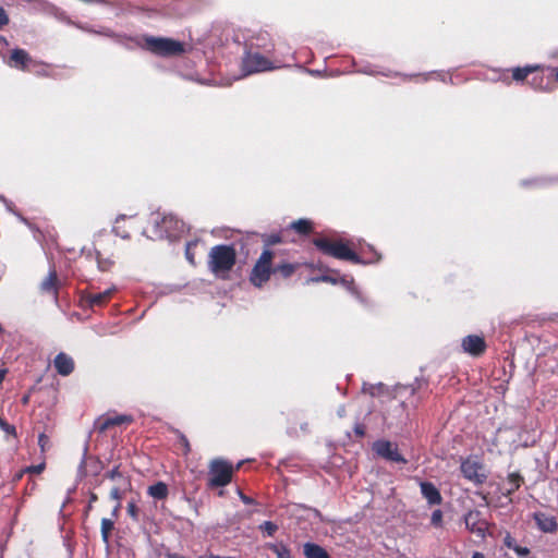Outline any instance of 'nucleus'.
<instances>
[{"label": "nucleus", "instance_id": "obj_1", "mask_svg": "<svg viewBox=\"0 0 558 558\" xmlns=\"http://www.w3.org/2000/svg\"><path fill=\"white\" fill-rule=\"evenodd\" d=\"M208 266L213 274L225 277L235 264L236 253L231 245H216L208 255Z\"/></svg>", "mask_w": 558, "mask_h": 558}, {"label": "nucleus", "instance_id": "obj_2", "mask_svg": "<svg viewBox=\"0 0 558 558\" xmlns=\"http://www.w3.org/2000/svg\"><path fill=\"white\" fill-rule=\"evenodd\" d=\"M143 40V47L157 56L171 57L184 52V45L171 38L145 36Z\"/></svg>", "mask_w": 558, "mask_h": 558}, {"label": "nucleus", "instance_id": "obj_3", "mask_svg": "<svg viewBox=\"0 0 558 558\" xmlns=\"http://www.w3.org/2000/svg\"><path fill=\"white\" fill-rule=\"evenodd\" d=\"M272 258L274 252L265 248L255 262L250 274V282L254 287L262 288L269 281L270 276L274 274Z\"/></svg>", "mask_w": 558, "mask_h": 558}, {"label": "nucleus", "instance_id": "obj_4", "mask_svg": "<svg viewBox=\"0 0 558 558\" xmlns=\"http://www.w3.org/2000/svg\"><path fill=\"white\" fill-rule=\"evenodd\" d=\"M314 245L324 254L338 259L350 260L355 264L363 263L360 256L342 242H330L327 239H315Z\"/></svg>", "mask_w": 558, "mask_h": 558}, {"label": "nucleus", "instance_id": "obj_5", "mask_svg": "<svg viewBox=\"0 0 558 558\" xmlns=\"http://www.w3.org/2000/svg\"><path fill=\"white\" fill-rule=\"evenodd\" d=\"M155 238H168L170 240L179 238L185 232V225L173 215L163 216L160 220L158 217L154 220Z\"/></svg>", "mask_w": 558, "mask_h": 558}, {"label": "nucleus", "instance_id": "obj_6", "mask_svg": "<svg viewBox=\"0 0 558 558\" xmlns=\"http://www.w3.org/2000/svg\"><path fill=\"white\" fill-rule=\"evenodd\" d=\"M233 473L232 465L222 459H215L209 465V485L211 487H222L231 482Z\"/></svg>", "mask_w": 558, "mask_h": 558}, {"label": "nucleus", "instance_id": "obj_7", "mask_svg": "<svg viewBox=\"0 0 558 558\" xmlns=\"http://www.w3.org/2000/svg\"><path fill=\"white\" fill-rule=\"evenodd\" d=\"M404 403L391 399L389 407L383 412V424L386 429H391L393 427L400 426L405 418L404 414Z\"/></svg>", "mask_w": 558, "mask_h": 558}, {"label": "nucleus", "instance_id": "obj_8", "mask_svg": "<svg viewBox=\"0 0 558 558\" xmlns=\"http://www.w3.org/2000/svg\"><path fill=\"white\" fill-rule=\"evenodd\" d=\"M373 451L380 458L397 462V463H407V460L403 458V456L399 452L398 446L395 442H391L389 440H376L373 444L372 447Z\"/></svg>", "mask_w": 558, "mask_h": 558}, {"label": "nucleus", "instance_id": "obj_9", "mask_svg": "<svg viewBox=\"0 0 558 558\" xmlns=\"http://www.w3.org/2000/svg\"><path fill=\"white\" fill-rule=\"evenodd\" d=\"M271 63L259 52H246L242 60V70L245 74L271 70Z\"/></svg>", "mask_w": 558, "mask_h": 558}, {"label": "nucleus", "instance_id": "obj_10", "mask_svg": "<svg viewBox=\"0 0 558 558\" xmlns=\"http://www.w3.org/2000/svg\"><path fill=\"white\" fill-rule=\"evenodd\" d=\"M3 61L8 66L22 71H29L32 66L37 65L29 53L21 48L12 49L10 56L3 58Z\"/></svg>", "mask_w": 558, "mask_h": 558}, {"label": "nucleus", "instance_id": "obj_11", "mask_svg": "<svg viewBox=\"0 0 558 558\" xmlns=\"http://www.w3.org/2000/svg\"><path fill=\"white\" fill-rule=\"evenodd\" d=\"M466 529L476 534L477 536L484 537L487 530V522L482 519L478 510H471L464 517Z\"/></svg>", "mask_w": 558, "mask_h": 558}, {"label": "nucleus", "instance_id": "obj_12", "mask_svg": "<svg viewBox=\"0 0 558 558\" xmlns=\"http://www.w3.org/2000/svg\"><path fill=\"white\" fill-rule=\"evenodd\" d=\"M461 347L463 349V352L472 356H478L485 352L486 342L484 338L481 336L469 335L462 339Z\"/></svg>", "mask_w": 558, "mask_h": 558}, {"label": "nucleus", "instance_id": "obj_13", "mask_svg": "<svg viewBox=\"0 0 558 558\" xmlns=\"http://www.w3.org/2000/svg\"><path fill=\"white\" fill-rule=\"evenodd\" d=\"M482 465L472 459H466L461 464V472L463 476L474 483L481 484L485 481V475L481 473Z\"/></svg>", "mask_w": 558, "mask_h": 558}, {"label": "nucleus", "instance_id": "obj_14", "mask_svg": "<svg viewBox=\"0 0 558 558\" xmlns=\"http://www.w3.org/2000/svg\"><path fill=\"white\" fill-rule=\"evenodd\" d=\"M53 366L59 375L69 376L74 369V361L70 355L60 352L53 360Z\"/></svg>", "mask_w": 558, "mask_h": 558}, {"label": "nucleus", "instance_id": "obj_15", "mask_svg": "<svg viewBox=\"0 0 558 558\" xmlns=\"http://www.w3.org/2000/svg\"><path fill=\"white\" fill-rule=\"evenodd\" d=\"M421 494L427 500L429 506L440 505L442 497L438 488L430 482H421Z\"/></svg>", "mask_w": 558, "mask_h": 558}, {"label": "nucleus", "instance_id": "obj_16", "mask_svg": "<svg viewBox=\"0 0 558 558\" xmlns=\"http://www.w3.org/2000/svg\"><path fill=\"white\" fill-rule=\"evenodd\" d=\"M537 526L546 533H550L557 530V522L554 517H550L544 512H537L534 514Z\"/></svg>", "mask_w": 558, "mask_h": 558}, {"label": "nucleus", "instance_id": "obj_17", "mask_svg": "<svg viewBox=\"0 0 558 558\" xmlns=\"http://www.w3.org/2000/svg\"><path fill=\"white\" fill-rule=\"evenodd\" d=\"M116 291L114 288H109L102 292L93 293L86 296V302L90 307L104 305Z\"/></svg>", "mask_w": 558, "mask_h": 558}, {"label": "nucleus", "instance_id": "obj_18", "mask_svg": "<svg viewBox=\"0 0 558 558\" xmlns=\"http://www.w3.org/2000/svg\"><path fill=\"white\" fill-rule=\"evenodd\" d=\"M303 553L306 558H329L326 549L315 543H305Z\"/></svg>", "mask_w": 558, "mask_h": 558}, {"label": "nucleus", "instance_id": "obj_19", "mask_svg": "<svg viewBox=\"0 0 558 558\" xmlns=\"http://www.w3.org/2000/svg\"><path fill=\"white\" fill-rule=\"evenodd\" d=\"M57 281H58L57 272H56V270L52 269L49 271L48 276L40 283L41 292L56 294L57 293Z\"/></svg>", "mask_w": 558, "mask_h": 558}, {"label": "nucleus", "instance_id": "obj_20", "mask_svg": "<svg viewBox=\"0 0 558 558\" xmlns=\"http://www.w3.org/2000/svg\"><path fill=\"white\" fill-rule=\"evenodd\" d=\"M522 482L523 478L519 473H510L507 477V487L505 488V495L510 496L511 494H513L517 489L520 488Z\"/></svg>", "mask_w": 558, "mask_h": 558}, {"label": "nucleus", "instance_id": "obj_21", "mask_svg": "<svg viewBox=\"0 0 558 558\" xmlns=\"http://www.w3.org/2000/svg\"><path fill=\"white\" fill-rule=\"evenodd\" d=\"M150 497L155 499H165L168 496V486L163 482H157L147 489Z\"/></svg>", "mask_w": 558, "mask_h": 558}, {"label": "nucleus", "instance_id": "obj_22", "mask_svg": "<svg viewBox=\"0 0 558 558\" xmlns=\"http://www.w3.org/2000/svg\"><path fill=\"white\" fill-rule=\"evenodd\" d=\"M132 421H133V418L130 415H114V416H110V417H107L102 422V424L100 426V429L105 430V429L109 428L110 426L121 425V424H129Z\"/></svg>", "mask_w": 558, "mask_h": 558}, {"label": "nucleus", "instance_id": "obj_23", "mask_svg": "<svg viewBox=\"0 0 558 558\" xmlns=\"http://www.w3.org/2000/svg\"><path fill=\"white\" fill-rule=\"evenodd\" d=\"M266 547L270 549L277 558H292L290 549L283 543H268Z\"/></svg>", "mask_w": 558, "mask_h": 558}, {"label": "nucleus", "instance_id": "obj_24", "mask_svg": "<svg viewBox=\"0 0 558 558\" xmlns=\"http://www.w3.org/2000/svg\"><path fill=\"white\" fill-rule=\"evenodd\" d=\"M538 65H526L524 68H515L512 71V77L517 82H522L529 74L538 70Z\"/></svg>", "mask_w": 558, "mask_h": 558}, {"label": "nucleus", "instance_id": "obj_25", "mask_svg": "<svg viewBox=\"0 0 558 558\" xmlns=\"http://www.w3.org/2000/svg\"><path fill=\"white\" fill-rule=\"evenodd\" d=\"M131 488V482L129 480H123V485L114 486L110 490V498L116 502H121L123 494Z\"/></svg>", "mask_w": 558, "mask_h": 558}, {"label": "nucleus", "instance_id": "obj_26", "mask_svg": "<svg viewBox=\"0 0 558 558\" xmlns=\"http://www.w3.org/2000/svg\"><path fill=\"white\" fill-rule=\"evenodd\" d=\"M113 527H114L113 519L104 518L101 520V526H100L101 539L106 545L109 544L110 533L112 532Z\"/></svg>", "mask_w": 558, "mask_h": 558}, {"label": "nucleus", "instance_id": "obj_27", "mask_svg": "<svg viewBox=\"0 0 558 558\" xmlns=\"http://www.w3.org/2000/svg\"><path fill=\"white\" fill-rule=\"evenodd\" d=\"M290 227L300 234H307L313 229L312 222L308 219L295 220L290 225Z\"/></svg>", "mask_w": 558, "mask_h": 558}, {"label": "nucleus", "instance_id": "obj_28", "mask_svg": "<svg viewBox=\"0 0 558 558\" xmlns=\"http://www.w3.org/2000/svg\"><path fill=\"white\" fill-rule=\"evenodd\" d=\"M296 269V265L282 263L274 267V274H279L282 278L291 277Z\"/></svg>", "mask_w": 558, "mask_h": 558}, {"label": "nucleus", "instance_id": "obj_29", "mask_svg": "<svg viewBox=\"0 0 558 558\" xmlns=\"http://www.w3.org/2000/svg\"><path fill=\"white\" fill-rule=\"evenodd\" d=\"M385 386L379 384H364L363 385V392L371 395L372 397L379 396L384 392Z\"/></svg>", "mask_w": 558, "mask_h": 558}, {"label": "nucleus", "instance_id": "obj_30", "mask_svg": "<svg viewBox=\"0 0 558 558\" xmlns=\"http://www.w3.org/2000/svg\"><path fill=\"white\" fill-rule=\"evenodd\" d=\"M338 282L343 284L352 294H354L359 300H361L360 293L354 286L353 279H348L345 277H341L338 279Z\"/></svg>", "mask_w": 558, "mask_h": 558}, {"label": "nucleus", "instance_id": "obj_31", "mask_svg": "<svg viewBox=\"0 0 558 558\" xmlns=\"http://www.w3.org/2000/svg\"><path fill=\"white\" fill-rule=\"evenodd\" d=\"M106 477L111 481H119L120 485H123V480H128L123 476V474L120 472L119 468H113L110 472L106 474Z\"/></svg>", "mask_w": 558, "mask_h": 558}, {"label": "nucleus", "instance_id": "obj_32", "mask_svg": "<svg viewBox=\"0 0 558 558\" xmlns=\"http://www.w3.org/2000/svg\"><path fill=\"white\" fill-rule=\"evenodd\" d=\"M262 531H265L268 536H272L278 530V525L271 521H265L259 525Z\"/></svg>", "mask_w": 558, "mask_h": 558}, {"label": "nucleus", "instance_id": "obj_33", "mask_svg": "<svg viewBox=\"0 0 558 558\" xmlns=\"http://www.w3.org/2000/svg\"><path fill=\"white\" fill-rule=\"evenodd\" d=\"M126 510H128V514L134 520V521H137L138 520V508L136 506V502L134 500H131L129 504H128V507H126Z\"/></svg>", "mask_w": 558, "mask_h": 558}, {"label": "nucleus", "instance_id": "obj_34", "mask_svg": "<svg viewBox=\"0 0 558 558\" xmlns=\"http://www.w3.org/2000/svg\"><path fill=\"white\" fill-rule=\"evenodd\" d=\"M124 218H125V216H124V215H121V216H119V217L117 218V220H116V225L113 226L112 231H113L118 236H120V238H122V239H129V236H130V235H129V233L124 232V230H120V228H119V226H118V223H119L120 219H124Z\"/></svg>", "mask_w": 558, "mask_h": 558}, {"label": "nucleus", "instance_id": "obj_35", "mask_svg": "<svg viewBox=\"0 0 558 558\" xmlns=\"http://www.w3.org/2000/svg\"><path fill=\"white\" fill-rule=\"evenodd\" d=\"M430 522L435 526H440L442 522V512L441 510L437 509L434 510L432 513Z\"/></svg>", "mask_w": 558, "mask_h": 558}, {"label": "nucleus", "instance_id": "obj_36", "mask_svg": "<svg viewBox=\"0 0 558 558\" xmlns=\"http://www.w3.org/2000/svg\"><path fill=\"white\" fill-rule=\"evenodd\" d=\"M0 428L9 435H15V427L13 425L8 424L1 416H0Z\"/></svg>", "mask_w": 558, "mask_h": 558}, {"label": "nucleus", "instance_id": "obj_37", "mask_svg": "<svg viewBox=\"0 0 558 558\" xmlns=\"http://www.w3.org/2000/svg\"><path fill=\"white\" fill-rule=\"evenodd\" d=\"M38 445H39L41 451H46L47 448H49V446H50V440H49L48 436H46L45 434H40L38 436Z\"/></svg>", "mask_w": 558, "mask_h": 558}, {"label": "nucleus", "instance_id": "obj_38", "mask_svg": "<svg viewBox=\"0 0 558 558\" xmlns=\"http://www.w3.org/2000/svg\"><path fill=\"white\" fill-rule=\"evenodd\" d=\"M318 281H325V282H330V283H338V279L335 278V277H331V276H322V277H318V278H311L307 280V282H318Z\"/></svg>", "mask_w": 558, "mask_h": 558}, {"label": "nucleus", "instance_id": "obj_39", "mask_svg": "<svg viewBox=\"0 0 558 558\" xmlns=\"http://www.w3.org/2000/svg\"><path fill=\"white\" fill-rule=\"evenodd\" d=\"M196 243L195 242H189L186 244V248H185V256H186V259L191 263V264H194V255L193 253L191 252V247L192 246H195Z\"/></svg>", "mask_w": 558, "mask_h": 558}, {"label": "nucleus", "instance_id": "obj_40", "mask_svg": "<svg viewBox=\"0 0 558 558\" xmlns=\"http://www.w3.org/2000/svg\"><path fill=\"white\" fill-rule=\"evenodd\" d=\"M9 15L7 14L5 10L0 7V29L9 24Z\"/></svg>", "mask_w": 558, "mask_h": 558}, {"label": "nucleus", "instance_id": "obj_41", "mask_svg": "<svg viewBox=\"0 0 558 558\" xmlns=\"http://www.w3.org/2000/svg\"><path fill=\"white\" fill-rule=\"evenodd\" d=\"M45 469V463H39L37 465H31L28 468H26V472L28 473H35V474H39L44 471Z\"/></svg>", "mask_w": 558, "mask_h": 558}, {"label": "nucleus", "instance_id": "obj_42", "mask_svg": "<svg viewBox=\"0 0 558 558\" xmlns=\"http://www.w3.org/2000/svg\"><path fill=\"white\" fill-rule=\"evenodd\" d=\"M281 239L278 234H271L267 238L266 240V244L267 245H272V244H277V243H280Z\"/></svg>", "mask_w": 558, "mask_h": 558}, {"label": "nucleus", "instance_id": "obj_43", "mask_svg": "<svg viewBox=\"0 0 558 558\" xmlns=\"http://www.w3.org/2000/svg\"><path fill=\"white\" fill-rule=\"evenodd\" d=\"M519 556H526L529 554V549L526 547L514 546L512 548Z\"/></svg>", "mask_w": 558, "mask_h": 558}, {"label": "nucleus", "instance_id": "obj_44", "mask_svg": "<svg viewBox=\"0 0 558 558\" xmlns=\"http://www.w3.org/2000/svg\"><path fill=\"white\" fill-rule=\"evenodd\" d=\"M9 47V41L0 36V54L2 53V50Z\"/></svg>", "mask_w": 558, "mask_h": 558}, {"label": "nucleus", "instance_id": "obj_45", "mask_svg": "<svg viewBox=\"0 0 558 558\" xmlns=\"http://www.w3.org/2000/svg\"><path fill=\"white\" fill-rule=\"evenodd\" d=\"M120 509H121V502H116V506L113 507L112 512H111V514L114 519L118 518Z\"/></svg>", "mask_w": 558, "mask_h": 558}, {"label": "nucleus", "instance_id": "obj_46", "mask_svg": "<svg viewBox=\"0 0 558 558\" xmlns=\"http://www.w3.org/2000/svg\"><path fill=\"white\" fill-rule=\"evenodd\" d=\"M238 493H239V496H240L241 500H242L244 504L250 505V504H252V502H253V499H252V498H250V497H247V496H245V495H243L241 490H239Z\"/></svg>", "mask_w": 558, "mask_h": 558}, {"label": "nucleus", "instance_id": "obj_47", "mask_svg": "<svg viewBox=\"0 0 558 558\" xmlns=\"http://www.w3.org/2000/svg\"><path fill=\"white\" fill-rule=\"evenodd\" d=\"M505 544L509 548H513L514 547L513 544H512V538L509 535H507V537L505 538Z\"/></svg>", "mask_w": 558, "mask_h": 558}, {"label": "nucleus", "instance_id": "obj_48", "mask_svg": "<svg viewBox=\"0 0 558 558\" xmlns=\"http://www.w3.org/2000/svg\"><path fill=\"white\" fill-rule=\"evenodd\" d=\"M337 413H338V415H339L340 417H343V416L345 415V409H344V407H343V405L339 407V408H338Z\"/></svg>", "mask_w": 558, "mask_h": 558}, {"label": "nucleus", "instance_id": "obj_49", "mask_svg": "<svg viewBox=\"0 0 558 558\" xmlns=\"http://www.w3.org/2000/svg\"><path fill=\"white\" fill-rule=\"evenodd\" d=\"M355 433H356L357 435H360V436H363V435H364V429H363V427H362V426H360V425H357V426L355 427Z\"/></svg>", "mask_w": 558, "mask_h": 558}, {"label": "nucleus", "instance_id": "obj_50", "mask_svg": "<svg viewBox=\"0 0 558 558\" xmlns=\"http://www.w3.org/2000/svg\"><path fill=\"white\" fill-rule=\"evenodd\" d=\"M472 558H485V556H484V554H482L480 551H475V553H473Z\"/></svg>", "mask_w": 558, "mask_h": 558}, {"label": "nucleus", "instance_id": "obj_51", "mask_svg": "<svg viewBox=\"0 0 558 558\" xmlns=\"http://www.w3.org/2000/svg\"><path fill=\"white\" fill-rule=\"evenodd\" d=\"M96 500H97V496L95 494H92L90 498H89V508L92 507V502H95Z\"/></svg>", "mask_w": 558, "mask_h": 558}, {"label": "nucleus", "instance_id": "obj_52", "mask_svg": "<svg viewBox=\"0 0 558 558\" xmlns=\"http://www.w3.org/2000/svg\"><path fill=\"white\" fill-rule=\"evenodd\" d=\"M5 377V371L0 369V384L4 380Z\"/></svg>", "mask_w": 558, "mask_h": 558}, {"label": "nucleus", "instance_id": "obj_53", "mask_svg": "<svg viewBox=\"0 0 558 558\" xmlns=\"http://www.w3.org/2000/svg\"><path fill=\"white\" fill-rule=\"evenodd\" d=\"M313 513H314L315 517L322 518V514H320V512L318 510L314 509Z\"/></svg>", "mask_w": 558, "mask_h": 558}, {"label": "nucleus", "instance_id": "obj_54", "mask_svg": "<svg viewBox=\"0 0 558 558\" xmlns=\"http://www.w3.org/2000/svg\"><path fill=\"white\" fill-rule=\"evenodd\" d=\"M85 466V458H83L81 464H80V471H82Z\"/></svg>", "mask_w": 558, "mask_h": 558}, {"label": "nucleus", "instance_id": "obj_55", "mask_svg": "<svg viewBox=\"0 0 558 558\" xmlns=\"http://www.w3.org/2000/svg\"><path fill=\"white\" fill-rule=\"evenodd\" d=\"M35 72H36L37 74H39V75H46V71H44V70H40V71H39V70H37V71H35Z\"/></svg>", "mask_w": 558, "mask_h": 558}, {"label": "nucleus", "instance_id": "obj_56", "mask_svg": "<svg viewBox=\"0 0 558 558\" xmlns=\"http://www.w3.org/2000/svg\"><path fill=\"white\" fill-rule=\"evenodd\" d=\"M27 401H28V397H24L23 398V403H27Z\"/></svg>", "mask_w": 558, "mask_h": 558}, {"label": "nucleus", "instance_id": "obj_57", "mask_svg": "<svg viewBox=\"0 0 558 558\" xmlns=\"http://www.w3.org/2000/svg\"><path fill=\"white\" fill-rule=\"evenodd\" d=\"M242 464H243V461L239 462L236 465V469H240Z\"/></svg>", "mask_w": 558, "mask_h": 558}, {"label": "nucleus", "instance_id": "obj_58", "mask_svg": "<svg viewBox=\"0 0 558 558\" xmlns=\"http://www.w3.org/2000/svg\"><path fill=\"white\" fill-rule=\"evenodd\" d=\"M0 199H2V202H4L8 205V203H7L4 197L0 196Z\"/></svg>", "mask_w": 558, "mask_h": 558}, {"label": "nucleus", "instance_id": "obj_59", "mask_svg": "<svg viewBox=\"0 0 558 558\" xmlns=\"http://www.w3.org/2000/svg\"><path fill=\"white\" fill-rule=\"evenodd\" d=\"M556 76H557V80H558V72H557Z\"/></svg>", "mask_w": 558, "mask_h": 558}]
</instances>
